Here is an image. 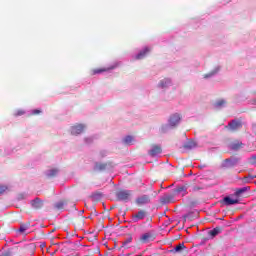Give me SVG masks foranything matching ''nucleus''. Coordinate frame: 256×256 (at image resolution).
<instances>
[{"label": "nucleus", "instance_id": "f257e3e1", "mask_svg": "<svg viewBox=\"0 0 256 256\" xmlns=\"http://www.w3.org/2000/svg\"><path fill=\"white\" fill-rule=\"evenodd\" d=\"M181 121H183V116L180 113H173L171 114L168 119L167 123H164L159 128V133L165 135L169 133V131H173L181 125Z\"/></svg>", "mask_w": 256, "mask_h": 256}, {"label": "nucleus", "instance_id": "f03ea898", "mask_svg": "<svg viewBox=\"0 0 256 256\" xmlns=\"http://www.w3.org/2000/svg\"><path fill=\"white\" fill-rule=\"evenodd\" d=\"M187 195V186L185 185H179L176 188L172 190L171 194H166L160 198L161 203L164 205H167L169 203H172L173 199L175 197H185Z\"/></svg>", "mask_w": 256, "mask_h": 256}, {"label": "nucleus", "instance_id": "7ed1b4c3", "mask_svg": "<svg viewBox=\"0 0 256 256\" xmlns=\"http://www.w3.org/2000/svg\"><path fill=\"white\" fill-rule=\"evenodd\" d=\"M111 169H115V163L108 161V162H95L93 166V171L97 173H102V171H111Z\"/></svg>", "mask_w": 256, "mask_h": 256}, {"label": "nucleus", "instance_id": "20e7f679", "mask_svg": "<svg viewBox=\"0 0 256 256\" xmlns=\"http://www.w3.org/2000/svg\"><path fill=\"white\" fill-rule=\"evenodd\" d=\"M132 195L133 191L131 190H120L116 192V199H118V201H124V203H129V201H131Z\"/></svg>", "mask_w": 256, "mask_h": 256}, {"label": "nucleus", "instance_id": "39448f33", "mask_svg": "<svg viewBox=\"0 0 256 256\" xmlns=\"http://www.w3.org/2000/svg\"><path fill=\"white\" fill-rule=\"evenodd\" d=\"M16 151H17V149L11 143H7V144L0 146V155H2L3 157L13 155V153H15Z\"/></svg>", "mask_w": 256, "mask_h": 256}, {"label": "nucleus", "instance_id": "423d86ee", "mask_svg": "<svg viewBox=\"0 0 256 256\" xmlns=\"http://www.w3.org/2000/svg\"><path fill=\"white\" fill-rule=\"evenodd\" d=\"M239 165V158L237 157H230L228 159L223 160L221 163V169H231L233 167H237Z\"/></svg>", "mask_w": 256, "mask_h": 256}, {"label": "nucleus", "instance_id": "0eeeda50", "mask_svg": "<svg viewBox=\"0 0 256 256\" xmlns=\"http://www.w3.org/2000/svg\"><path fill=\"white\" fill-rule=\"evenodd\" d=\"M242 127H243V122H241V120L239 119L231 120L226 126L228 131H239V129H241Z\"/></svg>", "mask_w": 256, "mask_h": 256}, {"label": "nucleus", "instance_id": "6e6552de", "mask_svg": "<svg viewBox=\"0 0 256 256\" xmlns=\"http://www.w3.org/2000/svg\"><path fill=\"white\" fill-rule=\"evenodd\" d=\"M86 127L87 126L85 124H76L70 128V133L71 135H81V133L85 131Z\"/></svg>", "mask_w": 256, "mask_h": 256}, {"label": "nucleus", "instance_id": "1a4fd4ad", "mask_svg": "<svg viewBox=\"0 0 256 256\" xmlns=\"http://www.w3.org/2000/svg\"><path fill=\"white\" fill-rule=\"evenodd\" d=\"M149 53V47H144L142 50L139 51L138 54L132 56V59L135 61H141V59H145L147 54Z\"/></svg>", "mask_w": 256, "mask_h": 256}, {"label": "nucleus", "instance_id": "9d476101", "mask_svg": "<svg viewBox=\"0 0 256 256\" xmlns=\"http://www.w3.org/2000/svg\"><path fill=\"white\" fill-rule=\"evenodd\" d=\"M145 217H147V213L143 210H140L136 214L132 215V222L139 223V221H142V219H145Z\"/></svg>", "mask_w": 256, "mask_h": 256}, {"label": "nucleus", "instance_id": "9b49d317", "mask_svg": "<svg viewBox=\"0 0 256 256\" xmlns=\"http://www.w3.org/2000/svg\"><path fill=\"white\" fill-rule=\"evenodd\" d=\"M173 85V81L170 78H164L158 83L159 89H167Z\"/></svg>", "mask_w": 256, "mask_h": 256}, {"label": "nucleus", "instance_id": "f8f14e48", "mask_svg": "<svg viewBox=\"0 0 256 256\" xmlns=\"http://www.w3.org/2000/svg\"><path fill=\"white\" fill-rule=\"evenodd\" d=\"M151 203V199L149 198V195H142V196H139L138 198H136V204L137 205H147Z\"/></svg>", "mask_w": 256, "mask_h": 256}, {"label": "nucleus", "instance_id": "ddd939ff", "mask_svg": "<svg viewBox=\"0 0 256 256\" xmlns=\"http://www.w3.org/2000/svg\"><path fill=\"white\" fill-rule=\"evenodd\" d=\"M116 67H117V63L111 65V66L108 67V68H98V69H94V70H93V75H100V73H106V72H108V71H113V69H116Z\"/></svg>", "mask_w": 256, "mask_h": 256}, {"label": "nucleus", "instance_id": "4468645a", "mask_svg": "<svg viewBox=\"0 0 256 256\" xmlns=\"http://www.w3.org/2000/svg\"><path fill=\"white\" fill-rule=\"evenodd\" d=\"M162 149L159 145H154L152 148L149 150V155L150 157H157V155H161Z\"/></svg>", "mask_w": 256, "mask_h": 256}, {"label": "nucleus", "instance_id": "2eb2a0df", "mask_svg": "<svg viewBox=\"0 0 256 256\" xmlns=\"http://www.w3.org/2000/svg\"><path fill=\"white\" fill-rule=\"evenodd\" d=\"M222 201L227 207L239 204V199H233L231 196L224 197Z\"/></svg>", "mask_w": 256, "mask_h": 256}, {"label": "nucleus", "instance_id": "dca6fc26", "mask_svg": "<svg viewBox=\"0 0 256 256\" xmlns=\"http://www.w3.org/2000/svg\"><path fill=\"white\" fill-rule=\"evenodd\" d=\"M219 70H220L219 66L214 67L213 70L203 75V79H213V77H217Z\"/></svg>", "mask_w": 256, "mask_h": 256}, {"label": "nucleus", "instance_id": "f3484780", "mask_svg": "<svg viewBox=\"0 0 256 256\" xmlns=\"http://www.w3.org/2000/svg\"><path fill=\"white\" fill-rule=\"evenodd\" d=\"M30 205L33 207V209H41V207H43V200L40 198H35L30 202Z\"/></svg>", "mask_w": 256, "mask_h": 256}, {"label": "nucleus", "instance_id": "a211bd4d", "mask_svg": "<svg viewBox=\"0 0 256 256\" xmlns=\"http://www.w3.org/2000/svg\"><path fill=\"white\" fill-rule=\"evenodd\" d=\"M195 147H197V142H195V140H188L183 144V148L188 151H191V149H195Z\"/></svg>", "mask_w": 256, "mask_h": 256}, {"label": "nucleus", "instance_id": "6ab92c4d", "mask_svg": "<svg viewBox=\"0 0 256 256\" xmlns=\"http://www.w3.org/2000/svg\"><path fill=\"white\" fill-rule=\"evenodd\" d=\"M45 175L48 178L57 177L59 175V168H51L45 171Z\"/></svg>", "mask_w": 256, "mask_h": 256}, {"label": "nucleus", "instance_id": "aec40b11", "mask_svg": "<svg viewBox=\"0 0 256 256\" xmlns=\"http://www.w3.org/2000/svg\"><path fill=\"white\" fill-rule=\"evenodd\" d=\"M122 143L123 145H128V146H131L133 145V143H135V138L133 136H125L123 139H122Z\"/></svg>", "mask_w": 256, "mask_h": 256}, {"label": "nucleus", "instance_id": "412c9836", "mask_svg": "<svg viewBox=\"0 0 256 256\" xmlns=\"http://www.w3.org/2000/svg\"><path fill=\"white\" fill-rule=\"evenodd\" d=\"M227 106V100L225 99H221V100H217L214 103V109H223V107Z\"/></svg>", "mask_w": 256, "mask_h": 256}, {"label": "nucleus", "instance_id": "4be33fe9", "mask_svg": "<svg viewBox=\"0 0 256 256\" xmlns=\"http://www.w3.org/2000/svg\"><path fill=\"white\" fill-rule=\"evenodd\" d=\"M183 249H187V247H185L184 243H180L176 247H174V249L170 250V253H181Z\"/></svg>", "mask_w": 256, "mask_h": 256}, {"label": "nucleus", "instance_id": "5701e85b", "mask_svg": "<svg viewBox=\"0 0 256 256\" xmlns=\"http://www.w3.org/2000/svg\"><path fill=\"white\" fill-rule=\"evenodd\" d=\"M250 189H251V187H249V186L239 188V189L235 192V195H236V197H239V195H243V193H247V191H249Z\"/></svg>", "mask_w": 256, "mask_h": 256}, {"label": "nucleus", "instance_id": "b1692460", "mask_svg": "<svg viewBox=\"0 0 256 256\" xmlns=\"http://www.w3.org/2000/svg\"><path fill=\"white\" fill-rule=\"evenodd\" d=\"M241 145H243V143L234 142V143L230 144V149H231V151H239V149H241Z\"/></svg>", "mask_w": 256, "mask_h": 256}, {"label": "nucleus", "instance_id": "393cba45", "mask_svg": "<svg viewBox=\"0 0 256 256\" xmlns=\"http://www.w3.org/2000/svg\"><path fill=\"white\" fill-rule=\"evenodd\" d=\"M219 233H221L220 227L213 228L212 230L209 231V235L211 237H217V235H219Z\"/></svg>", "mask_w": 256, "mask_h": 256}, {"label": "nucleus", "instance_id": "a878e982", "mask_svg": "<svg viewBox=\"0 0 256 256\" xmlns=\"http://www.w3.org/2000/svg\"><path fill=\"white\" fill-rule=\"evenodd\" d=\"M149 239H151L150 233H145L140 237V241H142V243H149Z\"/></svg>", "mask_w": 256, "mask_h": 256}, {"label": "nucleus", "instance_id": "bb28decb", "mask_svg": "<svg viewBox=\"0 0 256 256\" xmlns=\"http://www.w3.org/2000/svg\"><path fill=\"white\" fill-rule=\"evenodd\" d=\"M247 99L243 94H237L234 98L235 103H241Z\"/></svg>", "mask_w": 256, "mask_h": 256}, {"label": "nucleus", "instance_id": "cd10ccee", "mask_svg": "<svg viewBox=\"0 0 256 256\" xmlns=\"http://www.w3.org/2000/svg\"><path fill=\"white\" fill-rule=\"evenodd\" d=\"M91 198L93 199V201H101V199L103 198V194L97 192L92 194Z\"/></svg>", "mask_w": 256, "mask_h": 256}, {"label": "nucleus", "instance_id": "c85d7f7f", "mask_svg": "<svg viewBox=\"0 0 256 256\" xmlns=\"http://www.w3.org/2000/svg\"><path fill=\"white\" fill-rule=\"evenodd\" d=\"M109 155V152L107 150H100L98 153V159H105Z\"/></svg>", "mask_w": 256, "mask_h": 256}, {"label": "nucleus", "instance_id": "c756f323", "mask_svg": "<svg viewBox=\"0 0 256 256\" xmlns=\"http://www.w3.org/2000/svg\"><path fill=\"white\" fill-rule=\"evenodd\" d=\"M132 241H133V237H132V236L126 238V239L122 242V247H128L129 243H131Z\"/></svg>", "mask_w": 256, "mask_h": 256}, {"label": "nucleus", "instance_id": "7c9ffc66", "mask_svg": "<svg viewBox=\"0 0 256 256\" xmlns=\"http://www.w3.org/2000/svg\"><path fill=\"white\" fill-rule=\"evenodd\" d=\"M254 178H255V176H253V175H248V176H245V177L243 178V181H244V183H250L251 181H253Z\"/></svg>", "mask_w": 256, "mask_h": 256}, {"label": "nucleus", "instance_id": "2f4dec72", "mask_svg": "<svg viewBox=\"0 0 256 256\" xmlns=\"http://www.w3.org/2000/svg\"><path fill=\"white\" fill-rule=\"evenodd\" d=\"M7 191H9V187L7 185H0V195H3Z\"/></svg>", "mask_w": 256, "mask_h": 256}, {"label": "nucleus", "instance_id": "473e14b6", "mask_svg": "<svg viewBox=\"0 0 256 256\" xmlns=\"http://www.w3.org/2000/svg\"><path fill=\"white\" fill-rule=\"evenodd\" d=\"M27 198V193H20L17 195V201H23Z\"/></svg>", "mask_w": 256, "mask_h": 256}, {"label": "nucleus", "instance_id": "72a5a7b5", "mask_svg": "<svg viewBox=\"0 0 256 256\" xmlns=\"http://www.w3.org/2000/svg\"><path fill=\"white\" fill-rule=\"evenodd\" d=\"M64 206L65 203H63V201H59L54 204L55 209H62Z\"/></svg>", "mask_w": 256, "mask_h": 256}, {"label": "nucleus", "instance_id": "f704fd0d", "mask_svg": "<svg viewBox=\"0 0 256 256\" xmlns=\"http://www.w3.org/2000/svg\"><path fill=\"white\" fill-rule=\"evenodd\" d=\"M84 143H86V145H91V143H93V137L85 138Z\"/></svg>", "mask_w": 256, "mask_h": 256}, {"label": "nucleus", "instance_id": "c9c22d12", "mask_svg": "<svg viewBox=\"0 0 256 256\" xmlns=\"http://www.w3.org/2000/svg\"><path fill=\"white\" fill-rule=\"evenodd\" d=\"M14 115H15V117H21V115H25V111H23V110H17Z\"/></svg>", "mask_w": 256, "mask_h": 256}, {"label": "nucleus", "instance_id": "e433bc0d", "mask_svg": "<svg viewBox=\"0 0 256 256\" xmlns=\"http://www.w3.org/2000/svg\"><path fill=\"white\" fill-rule=\"evenodd\" d=\"M18 231L19 233H25V231H27V226L21 225Z\"/></svg>", "mask_w": 256, "mask_h": 256}, {"label": "nucleus", "instance_id": "4c0bfd02", "mask_svg": "<svg viewBox=\"0 0 256 256\" xmlns=\"http://www.w3.org/2000/svg\"><path fill=\"white\" fill-rule=\"evenodd\" d=\"M39 113H41V110L39 109H34L31 111V115H39Z\"/></svg>", "mask_w": 256, "mask_h": 256}, {"label": "nucleus", "instance_id": "58836bf2", "mask_svg": "<svg viewBox=\"0 0 256 256\" xmlns=\"http://www.w3.org/2000/svg\"><path fill=\"white\" fill-rule=\"evenodd\" d=\"M250 161H251V163H253V165L256 164V154H254V155H252V156L250 157Z\"/></svg>", "mask_w": 256, "mask_h": 256}, {"label": "nucleus", "instance_id": "ea45409f", "mask_svg": "<svg viewBox=\"0 0 256 256\" xmlns=\"http://www.w3.org/2000/svg\"><path fill=\"white\" fill-rule=\"evenodd\" d=\"M207 164L198 165V169H206Z\"/></svg>", "mask_w": 256, "mask_h": 256}, {"label": "nucleus", "instance_id": "a19ab883", "mask_svg": "<svg viewBox=\"0 0 256 256\" xmlns=\"http://www.w3.org/2000/svg\"><path fill=\"white\" fill-rule=\"evenodd\" d=\"M252 131L256 134V123L252 124Z\"/></svg>", "mask_w": 256, "mask_h": 256}, {"label": "nucleus", "instance_id": "79ce46f5", "mask_svg": "<svg viewBox=\"0 0 256 256\" xmlns=\"http://www.w3.org/2000/svg\"><path fill=\"white\" fill-rule=\"evenodd\" d=\"M40 247H42V248L45 247V242L41 243Z\"/></svg>", "mask_w": 256, "mask_h": 256}, {"label": "nucleus", "instance_id": "37998d69", "mask_svg": "<svg viewBox=\"0 0 256 256\" xmlns=\"http://www.w3.org/2000/svg\"><path fill=\"white\" fill-rule=\"evenodd\" d=\"M80 213H85V211L82 210V211H80Z\"/></svg>", "mask_w": 256, "mask_h": 256}]
</instances>
